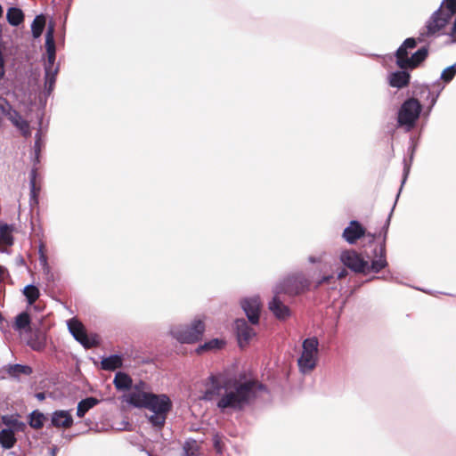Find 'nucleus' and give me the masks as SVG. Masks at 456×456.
I'll use <instances>...</instances> for the list:
<instances>
[{
	"label": "nucleus",
	"instance_id": "obj_1",
	"mask_svg": "<svg viewBox=\"0 0 456 456\" xmlns=\"http://www.w3.org/2000/svg\"><path fill=\"white\" fill-rule=\"evenodd\" d=\"M208 388L202 398L206 401L217 399V408L224 412L226 410L241 411L256 397L257 393L265 387L253 379H230L220 383L216 376L208 379Z\"/></svg>",
	"mask_w": 456,
	"mask_h": 456
},
{
	"label": "nucleus",
	"instance_id": "obj_2",
	"mask_svg": "<svg viewBox=\"0 0 456 456\" xmlns=\"http://www.w3.org/2000/svg\"><path fill=\"white\" fill-rule=\"evenodd\" d=\"M146 384L140 382L128 395L127 403L135 407H144L152 411L149 417L150 422L158 428L162 427L167 414L171 409V401L166 395H155L144 391Z\"/></svg>",
	"mask_w": 456,
	"mask_h": 456
},
{
	"label": "nucleus",
	"instance_id": "obj_3",
	"mask_svg": "<svg viewBox=\"0 0 456 456\" xmlns=\"http://www.w3.org/2000/svg\"><path fill=\"white\" fill-rule=\"evenodd\" d=\"M389 224V219L387 221L385 225L386 231H387ZM387 232H385V235ZM386 237L384 238V240ZM374 259L371 261V265H369V262L364 260L360 254H358L354 250H344L340 254V261L346 267L351 269L354 273H367L369 272L379 273L383 268L387 265V262L386 259V245L385 240L379 249L374 250Z\"/></svg>",
	"mask_w": 456,
	"mask_h": 456
},
{
	"label": "nucleus",
	"instance_id": "obj_4",
	"mask_svg": "<svg viewBox=\"0 0 456 456\" xmlns=\"http://www.w3.org/2000/svg\"><path fill=\"white\" fill-rule=\"evenodd\" d=\"M455 13L456 0H444L440 8L432 14L426 26L419 31L418 40L422 42L425 37L435 36L446 26Z\"/></svg>",
	"mask_w": 456,
	"mask_h": 456
},
{
	"label": "nucleus",
	"instance_id": "obj_5",
	"mask_svg": "<svg viewBox=\"0 0 456 456\" xmlns=\"http://www.w3.org/2000/svg\"><path fill=\"white\" fill-rule=\"evenodd\" d=\"M416 45V39L413 37L404 40L395 53L398 67L401 69H414L428 57V49L426 46L419 48L411 57H408V50L413 49Z\"/></svg>",
	"mask_w": 456,
	"mask_h": 456
},
{
	"label": "nucleus",
	"instance_id": "obj_6",
	"mask_svg": "<svg viewBox=\"0 0 456 456\" xmlns=\"http://www.w3.org/2000/svg\"><path fill=\"white\" fill-rule=\"evenodd\" d=\"M45 47L47 52V61L45 63V87L48 94H50L55 84V77L59 70L58 66H55L54 64L56 50L54 42V28L52 25L49 26L46 30Z\"/></svg>",
	"mask_w": 456,
	"mask_h": 456
},
{
	"label": "nucleus",
	"instance_id": "obj_7",
	"mask_svg": "<svg viewBox=\"0 0 456 456\" xmlns=\"http://www.w3.org/2000/svg\"><path fill=\"white\" fill-rule=\"evenodd\" d=\"M319 341L316 337L305 338L302 344V353L297 359L299 371L303 374L312 372L318 362Z\"/></svg>",
	"mask_w": 456,
	"mask_h": 456
},
{
	"label": "nucleus",
	"instance_id": "obj_8",
	"mask_svg": "<svg viewBox=\"0 0 456 456\" xmlns=\"http://www.w3.org/2000/svg\"><path fill=\"white\" fill-rule=\"evenodd\" d=\"M309 285V281L302 273H296L285 278L276 285L274 290H276V293L296 296L306 290Z\"/></svg>",
	"mask_w": 456,
	"mask_h": 456
},
{
	"label": "nucleus",
	"instance_id": "obj_9",
	"mask_svg": "<svg viewBox=\"0 0 456 456\" xmlns=\"http://www.w3.org/2000/svg\"><path fill=\"white\" fill-rule=\"evenodd\" d=\"M205 330L200 320H195L190 326H177L171 330L172 336L181 343H194L198 341Z\"/></svg>",
	"mask_w": 456,
	"mask_h": 456
},
{
	"label": "nucleus",
	"instance_id": "obj_10",
	"mask_svg": "<svg viewBox=\"0 0 456 456\" xmlns=\"http://www.w3.org/2000/svg\"><path fill=\"white\" fill-rule=\"evenodd\" d=\"M421 110V105L416 99L405 101L398 113V124L410 131L415 125Z\"/></svg>",
	"mask_w": 456,
	"mask_h": 456
},
{
	"label": "nucleus",
	"instance_id": "obj_11",
	"mask_svg": "<svg viewBox=\"0 0 456 456\" xmlns=\"http://www.w3.org/2000/svg\"><path fill=\"white\" fill-rule=\"evenodd\" d=\"M68 328L74 338L86 348H90L96 345V340L87 336L83 324L77 320L70 319L68 321Z\"/></svg>",
	"mask_w": 456,
	"mask_h": 456
},
{
	"label": "nucleus",
	"instance_id": "obj_12",
	"mask_svg": "<svg viewBox=\"0 0 456 456\" xmlns=\"http://www.w3.org/2000/svg\"><path fill=\"white\" fill-rule=\"evenodd\" d=\"M241 306L251 324H256L259 321L261 302L259 297L245 298L241 301Z\"/></svg>",
	"mask_w": 456,
	"mask_h": 456
},
{
	"label": "nucleus",
	"instance_id": "obj_13",
	"mask_svg": "<svg viewBox=\"0 0 456 456\" xmlns=\"http://www.w3.org/2000/svg\"><path fill=\"white\" fill-rule=\"evenodd\" d=\"M235 329L240 347L248 345L249 340L256 335L254 329L251 328L244 319H237L235 321Z\"/></svg>",
	"mask_w": 456,
	"mask_h": 456
},
{
	"label": "nucleus",
	"instance_id": "obj_14",
	"mask_svg": "<svg viewBox=\"0 0 456 456\" xmlns=\"http://www.w3.org/2000/svg\"><path fill=\"white\" fill-rule=\"evenodd\" d=\"M273 293L274 296L269 302V309L276 318L285 320L290 315L289 308L280 299L281 293H276V290H273Z\"/></svg>",
	"mask_w": 456,
	"mask_h": 456
},
{
	"label": "nucleus",
	"instance_id": "obj_15",
	"mask_svg": "<svg viewBox=\"0 0 456 456\" xmlns=\"http://www.w3.org/2000/svg\"><path fill=\"white\" fill-rule=\"evenodd\" d=\"M7 118L16 126L25 137L31 135L30 126L27 120L23 119L22 117L15 110L9 108L6 112Z\"/></svg>",
	"mask_w": 456,
	"mask_h": 456
},
{
	"label": "nucleus",
	"instance_id": "obj_16",
	"mask_svg": "<svg viewBox=\"0 0 456 456\" xmlns=\"http://www.w3.org/2000/svg\"><path fill=\"white\" fill-rule=\"evenodd\" d=\"M365 234V229L358 221H351L349 225L343 232V238L350 244L356 242L358 239Z\"/></svg>",
	"mask_w": 456,
	"mask_h": 456
},
{
	"label": "nucleus",
	"instance_id": "obj_17",
	"mask_svg": "<svg viewBox=\"0 0 456 456\" xmlns=\"http://www.w3.org/2000/svg\"><path fill=\"white\" fill-rule=\"evenodd\" d=\"M52 424L57 428H70L73 419L68 411H56L52 416Z\"/></svg>",
	"mask_w": 456,
	"mask_h": 456
},
{
	"label": "nucleus",
	"instance_id": "obj_18",
	"mask_svg": "<svg viewBox=\"0 0 456 456\" xmlns=\"http://www.w3.org/2000/svg\"><path fill=\"white\" fill-rule=\"evenodd\" d=\"M410 74L404 70L392 72L388 76V82L392 87L403 88L409 84Z\"/></svg>",
	"mask_w": 456,
	"mask_h": 456
},
{
	"label": "nucleus",
	"instance_id": "obj_19",
	"mask_svg": "<svg viewBox=\"0 0 456 456\" xmlns=\"http://www.w3.org/2000/svg\"><path fill=\"white\" fill-rule=\"evenodd\" d=\"M27 344L35 351H42L45 349L46 345L45 335L40 330H37L28 339Z\"/></svg>",
	"mask_w": 456,
	"mask_h": 456
},
{
	"label": "nucleus",
	"instance_id": "obj_20",
	"mask_svg": "<svg viewBox=\"0 0 456 456\" xmlns=\"http://www.w3.org/2000/svg\"><path fill=\"white\" fill-rule=\"evenodd\" d=\"M13 243L12 228L6 224H0V246H12ZM1 251L3 249L0 248Z\"/></svg>",
	"mask_w": 456,
	"mask_h": 456
},
{
	"label": "nucleus",
	"instance_id": "obj_21",
	"mask_svg": "<svg viewBox=\"0 0 456 456\" xmlns=\"http://www.w3.org/2000/svg\"><path fill=\"white\" fill-rule=\"evenodd\" d=\"M122 357L118 354H112L103 358L101 362L102 368L105 370H114L122 366Z\"/></svg>",
	"mask_w": 456,
	"mask_h": 456
},
{
	"label": "nucleus",
	"instance_id": "obj_22",
	"mask_svg": "<svg viewBox=\"0 0 456 456\" xmlns=\"http://www.w3.org/2000/svg\"><path fill=\"white\" fill-rule=\"evenodd\" d=\"M113 383L118 390H126L132 386V379L125 372L116 373Z\"/></svg>",
	"mask_w": 456,
	"mask_h": 456
},
{
	"label": "nucleus",
	"instance_id": "obj_23",
	"mask_svg": "<svg viewBox=\"0 0 456 456\" xmlns=\"http://www.w3.org/2000/svg\"><path fill=\"white\" fill-rule=\"evenodd\" d=\"M99 403V400L94 397H87L84 400H81L77 404V415L79 418L85 416V414L95 405Z\"/></svg>",
	"mask_w": 456,
	"mask_h": 456
},
{
	"label": "nucleus",
	"instance_id": "obj_24",
	"mask_svg": "<svg viewBox=\"0 0 456 456\" xmlns=\"http://www.w3.org/2000/svg\"><path fill=\"white\" fill-rule=\"evenodd\" d=\"M16 438L12 429H3L0 432V444L4 449H11L14 446Z\"/></svg>",
	"mask_w": 456,
	"mask_h": 456
},
{
	"label": "nucleus",
	"instance_id": "obj_25",
	"mask_svg": "<svg viewBox=\"0 0 456 456\" xmlns=\"http://www.w3.org/2000/svg\"><path fill=\"white\" fill-rule=\"evenodd\" d=\"M6 19L12 26H19L24 20V14L20 9L11 7L7 11Z\"/></svg>",
	"mask_w": 456,
	"mask_h": 456
},
{
	"label": "nucleus",
	"instance_id": "obj_26",
	"mask_svg": "<svg viewBox=\"0 0 456 456\" xmlns=\"http://www.w3.org/2000/svg\"><path fill=\"white\" fill-rule=\"evenodd\" d=\"M45 26V18L44 15H37L34 19L32 24H31V32L35 38L39 37Z\"/></svg>",
	"mask_w": 456,
	"mask_h": 456
},
{
	"label": "nucleus",
	"instance_id": "obj_27",
	"mask_svg": "<svg viewBox=\"0 0 456 456\" xmlns=\"http://www.w3.org/2000/svg\"><path fill=\"white\" fill-rule=\"evenodd\" d=\"M23 295L26 297L28 304L31 305L38 299L40 291L37 287L29 284L23 289Z\"/></svg>",
	"mask_w": 456,
	"mask_h": 456
},
{
	"label": "nucleus",
	"instance_id": "obj_28",
	"mask_svg": "<svg viewBox=\"0 0 456 456\" xmlns=\"http://www.w3.org/2000/svg\"><path fill=\"white\" fill-rule=\"evenodd\" d=\"M200 446L195 440H189L184 443L183 456H198Z\"/></svg>",
	"mask_w": 456,
	"mask_h": 456
},
{
	"label": "nucleus",
	"instance_id": "obj_29",
	"mask_svg": "<svg viewBox=\"0 0 456 456\" xmlns=\"http://www.w3.org/2000/svg\"><path fill=\"white\" fill-rule=\"evenodd\" d=\"M29 323H30V318H29L28 314L23 312L16 316L14 329L17 330H20L28 328Z\"/></svg>",
	"mask_w": 456,
	"mask_h": 456
},
{
	"label": "nucleus",
	"instance_id": "obj_30",
	"mask_svg": "<svg viewBox=\"0 0 456 456\" xmlns=\"http://www.w3.org/2000/svg\"><path fill=\"white\" fill-rule=\"evenodd\" d=\"M45 416L43 413L34 411L29 416V425L33 428H41L44 426Z\"/></svg>",
	"mask_w": 456,
	"mask_h": 456
},
{
	"label": "nucleus",
	"instance_id": "obj_31",
	"mask_svg": "<svg viewBox=\"0 0 456 456\" xmlns=\"http://www.w3.org/2000/svg\"><path fill=\"white\" fill-rule=\"evenodd\" d=\"M434 86L438 87V91L436 94H434V93L431 91V89L428 86L421 87V94H427V99H428L429 97L431 98L430 99V107L431 108L435 105V103L438 98V95L443 89V87H440L439 82H437L436 85H434Z\"/></svg>",
	"mask_w": 456,
	"mask_h": 456
},
{
	"label": "nucleus",
	"instance_id": "obj_32",
	"mask_svg": "<svg viewBox=\"0 0 456 456\" xmlns=\"http://www.w3.org/2000/svg\"><path fill=\"white\" fill-rule=\"evenodd\" d=\"M36 175H37L36 170L35 169L31 170L30 175H29L30 203H32V201L34 203H37V189H36Z\"/></svg>",
	"mask_w": 456,
	"mask_h": 456
},
{
	"label": "nucleus",
	"instance_id": "obj_33",
	"mask_svg": "<svg viewBox=\"0 0 456 456\" xmlns=\"http://www.w3.org/2000/svg\"><path fill=\"white\" fill-rule=\"evenodd\" d=\"M224 344V341L215 338V339H212L209 342L205 343L204 345L200 346L198 348V352H200L202 350H207V349H219L223 346Z\"/></svg>",
	"mask_w": 456,
	"mask_h": 456
},
{
	"label": "nucleus",
	"instance_id": "obj_34",
	"mask_svg": "<svg viewBox=\"0 0 456 456\" xmlns=\"http://www.w3.org/2000/svg\"><path fill=\"white\" fill-rule=\"evenodd\" d=\"M456 74V62L446 68L441 74V79H443L444 82H450Z\"/></svg>",
	"mask_w": 456,
	"mask_h": 456
},
{
	"label": "nucleus",
	"instance_id": "obj_35",
	"mask_svg": "<svg viewBox=\"0 0 456 456\" xmlns=\"http://www.w3.org/2000/svg\"><path fill=\"white\" fill-rule=\"evenodd\" d=\"M11 371L13 374L29 375L32 373V369L28 365L14 364L11 367Z\"/></svg>",
	"mask_w": 456,
	"mask_h": 456
},
{
	"label": "nucleus",
	"instance_id": "obj_36",
	"mask_svg": "<svg viewBox=\"0 0 456 456\" xmlns=\"http://www.w3.org/2000/svg\"><path fill=\"white\" fill-rule=\"evenodd\" d=\"M213 445L216 450V452L219 454L223 452L224 450V442H223V436L216 433L213 436Z\"/></svg>",
	"mask_w": 456,
	"mask_h": 456
},
{
	"label": "nucleus",
	"instance_id": "obj_37",
	"mask_svg": "<svg viewBox=\"0 0 456 456\" xmlns=\"http://www.w3.org/2000/svg\"><path fill=\"white\" fill-rule=\"evenodd\" d=\"M17 419L12 416H3L2 421L4 425L10 427V429H12L14 425L17 424Z\"/></svg>",
	"mask_w": 456,
	"mask_h": 456
},
{
	"label": "nucleus",
	"instance_id": "obj_38",
	"mask_svg": "<svg viewBox=\"0 0 456 456\" xmlns=\"http://www.w3.org/2000/svg\"><path fill=\"white\" fill-rule=\"evenodd\" d=\"M35 153L37 155V158H38V153L40 151L41 148V142H40V135L39 133L36 134V142H35Z\"/></svg>",
	"mask_w": 456,
	"mask_h": 456
},
{
	"label": "nucleus",
	"instance_id": "obj_39",
	"mask_svg": "<svg viewBox=\"0 0 456 456\" xmlns=\"http://www.w3.org/2000/svg\"><path fill=\"white\" fill-rule=\"evenodd\" d=\"M0 108L3 113L6 116V112L8 111L9 108H11V106L5 100L2 99L0 100Z\"/></svg>",
	"mask_w": 456,
	"mask_h": 456
},
{
	"label": "nucleus",
	"instance_id": "obj_40",
	"mask_svg": "<svg viewBox=\"0 0 456 456\" xmlns=\"http://www.w3.org/2000/svg\"><path fill=\"white\" fill-rule=\"evenodd\" d=\"M410 173V165L406 163V160H404V167H403V184H404L408 175Z\"/></svg>",
	"mask_w": 456,
	"mask_h": 456
},
{
	"label": "nucleus",
	"instance_id": "obj_41",
	"mask_svg": "<svg viewBox=\"0 0 456 456\" xmlns=\"http://www.w3.org/2000/svg\"><path fill=\"white\" fill-rule=\"evenodd\" d=\"M25 428H26L25 423H23L20 420H17V424L14 425L12 430H13V432L14 431H23Z\"/></svg>",
	"mask_w": 456,
	"mask_h": 456
},
{
	"label": "nucleus",
	"instance_id": "obj_42",
	"mask_svg": "<svg viewBox=\"0 0 456 456\" xmlns=\"http://www.w3.org/2000/svg\"><path fill=\"white\" fill-rule=\"evenodd\" d=\"M333 279V276L332 275H327V276H323L318 282H317V286H320L325 282H329L330 280Z\"/></svg>",
	"mask_w": 456,
	"mask_h": 456
},
{
	"label": "nucleus",
	"instance_id": "obj_43",
	"mask_svg": "<svg viewBox=\"0 0 456 456\" xmlns=\"http://www.w3.org/2000/svg\"><path fill=\"white\" fill-rule=\"evenodd\" d=\"M450 36H451L452 37H456V17H455V20H454V21H453V24H452V30H451Z\"/></svg>",
	"mask_w": 456,
	"mask_h": 456
},
{
	"label": "nucleus",
	"instance_id": "obj_44",
	"mask_svg": "<svg viewBox=\"0 0 456 456\" xmlns=\"http://www.w3.org/2000/svg\"><path fill=\"white\" fill-rule=\"evenodd\" d=\"M347 274V271L346 269H342L338 273V279H343L344 277H346Z\"/></svg>",
	"mask_w": 456,
	"mask_h": 456
},
{
	"label": "nucleus",
	"instance_id": "obj_45",
	"mask_svg": "<svg viewBox=\"0 0 456 456\" xmlns=\"http://www.w3.org/2000/svg\"><path fill=\"white\" fill-rule=\"evenodd\" d=\"M4 273H5L4 267L0 265V281L3 279Z\"/></svg>",
	"mask_w": 456,
	"mask_h": 456
},
{
	"label": "nucleus",
	"instance_id": "obj_46",
	"mask_svg": "<svg viewBox=\"0 0 456 456\" xmlns=\"http://www.w3.org/2000/svg\"><path fill=\"white\" fill-rule=\"evenodd\" d=\"M37 397L40 400H43L45 398V395L43 393H39L37 395Z\"/></svg>",
	"mask_w": 456,
	"mask_h": 456
},
{
	"label": "nucleus",
	"instance_id": "obj_47",
	"mask_svg": "<svg viewBox=\"0 0 456 456\" xmlns=\"http://www.w3.org/2000/svg\"><path fill=\"white\" fill-rule=\"evenodd\" d=\"M309 261L312 262V263H315L316 262V259L313 256H310L309 257Z\"/></svg>",
	"mask_w": 456,
	"mask_h": 456
},
{
	"label": "nucleus",
	"instance_id": "obj_48",
	"mask_svg": "<svg viewBox=\"0 0 456 456\" xmlns=\"http://www.w3.org/2000/svg\"><path fill=\"white\" fill-rule=\"evenodd\" d=\"M370 236L372 239H374V237H375V235H374V234H371V235L370 234Z\"/></svg>",
	"mask_w": 456,
	"mask_h": 456
}]
</instances>
